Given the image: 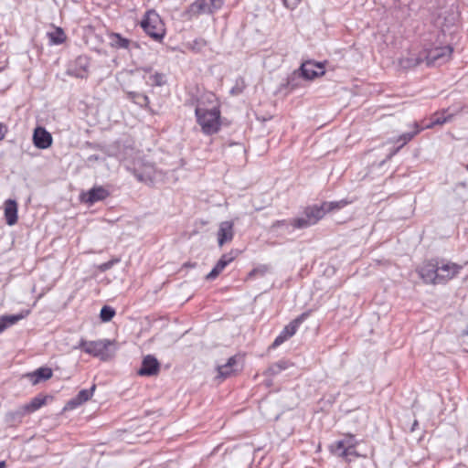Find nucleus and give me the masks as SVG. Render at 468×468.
<instances>
[{"label":"nucleus","instance_id":"1a4fd4ad","mask_svg":"<svg viewBox=\"0 0 468 468\" xmlns=\"http://www.w3.org/2000/svg\"><path fill=\"white\" fill-rule=\"evenodd\" d=\"M417 272L426 283L438 284L437 261H425L418 269Z\"/></svg>","mask_w":468,"mask_h":468},{"label":"nucleus","instance_id":"f03ea898","mask_svg":"<svg viewBox=\"0 0 468 468\" xmlns=\"http://www.w3.org/2000/svg\"><path fill=\"white\" fill-rule=\"evenodd\" d=\"M122 160L126 169L133 173L139 182L153 184L158 179L161 174L154 165L151 164H143L139 159L133 163H131L127 157H123Z\"/></svg>","mask_w":468,"mask_h":468},{"label":"nucleus","instance_id":"2f4dec72","mask_svg":"<svg viewBox=\"0 0 468 468\" xmlns=\"http://www.w3.org/2000/svg\"><path fill=\"white\" fill-rule=\"evenodd\" d=\"M348 204V202L345 199L339 200V201H333V202H324L322 204L323 207L324 208L325 212H330L335 209H341L344 207H346Z\"/></svg>","mask_w":468,"mask_h":468},{"label":"nucleus","instance_id":"4be33fe9","mask_svg":"<svg viewBox=\"0 0 468 468\" xmlns=\"http://www.w3.org/2000/svg\"><path fill=\"white\" fill-rule=\"evenodd\" d=\"M309 316V313H303L299 315L297 318L292 320L289 324H287L282 330V334L289 339L292 337L297 331L299 325Z\"/></svg>","mask_w":468,"mask_h":468},{"label":"nucleus","instance_id":"7ed1b4c3","mask_svg":"<svg viewBox=\"0 0 468 468\" xmlns=\"http://www.w3.org/2000/svg\"><path fill=\"white\" fill-rule=\"evenodd\" d=\"M112 345V342L108 339H101L97 341H87L80 339L78 346L74 348H81L85 353L93 356L100 357L101 360H107L112 354L109 353V346Z\"/></svg>","mask_w":468,"mask_h":468},{"label":"nucleus","instance_id":"412c9836","mask_svg":"<svg viewBox=\"0 0 468 468\" xmlns=\"http://www.w3.org/2000/svg\"><path fill=\"white\" fill-rule=\"evenodd\" d=\"M326 214L324 208L321 205L314 206V207H308L304 210V215L309 219V221L312 223V225H314L317 223L321 218H324V216Z\"/></svg>","mask_w":468,"mask_h":468},{"label":"nucleus","instance_id":"7c9ffc66","mask_svg":"<svg viewBox=\"0 0 468 468\" xmlns=\"http://www.w3.org/2000/svg\"><path fill=\"white\" fill-rule=\"evenodd\" d=\"M49 40L52 44H61L65 41V33L59 27H57L55 31L48 33Z\"/></svg>","mask_w":468,"mask_h":468},{"label":"nucleus","instance_id":"cd10ccee","mask_svg":"<svg viewBox=\"0 0 468 468\" xmlns=\"http://www.w3.org/2000/svg\"><path fill=\"white\" fill-rule=\"evenodd\" d=\"M76 62L80 65V69H69V73L70 75H73L77 78H85L87 76V68H88V62H87V59L86 58H78Z\"/></svg>","mask_w":468,"mask_h":468},{"label":"nucleus","instance_id":"393cba45","mask_svg":"<svg viewBox=\"0 0 468 468\" xmlns=\"http://www.w3.org/2000/svg\"><path fill=\"white\" fill-rule=\"evenodd\" d=\"M28 413L23 410V406H20L16 410L6 413L5 421L9 425H16L22 421V419Z\"/></svg>","mask_w":468,"mask_h":468},{"label":"nucleus","instance_id":"4c0bfd02","mask_svg":"<svg viewBox=\"0 0 468 468\" xmlns=\"http://www.w3.org/2000/svg\"><path fill=\"white\" fill-rule=\"evenodd\" d=\"M149 79L152 85L161 86L164 83V75L160 73H154Z\"/></svg>","mask_w":468,"mask_h":468},{"label":"nucleus","instance_id":"a19ab883","mask_svg":"<svg viewBox=\"0 0 468 468\" xmlns=\"http://www.w3.org/2000/svg\"><path fill=\"white\" fill-rule=\"evenodd\" d=\"M5 133V127L0 123V141L4 139Z\"/></svg>","mask_w":468,"mask_h":468},{"label":"nucleus","instance_id":"39448f33","mask_svg":"<svg viewBox=\"0 0 468 468\" xmlns=\"http://www.w3.org/2000/svg\"><path fill=\"white\" fill-rule=\"evenodd\" d=\"M453 48L450 45L436 46L423 49V57L428 66H440L450 60Z\"/></svg>","mask_w":468,"mask_h":468},{"label":"nucleus","instance_id":"72a5a7b5","mask_svg":"<svg viewBox=\"0 0 468 468\" xmlns=\"http://www.w3.org/2000/svg\"><path fill=\"white\" fill-rule=\"evenodd\" d=\"M291 225L293 226L295 229H305L312 226V223L304 215V217L292 219Z\"/></svg>","mask_w":468,"mask_h":468},{"label":"nucleus","instance_id":"ddd939ff","mask_svg":"<svg viewBox=\"0 0 468 468\" xmlns=\"http://www.w3.org/2000/svg\"><path fill=\"white\" fill-rule=\"evenodd\" d=\"M160 364L157 359L151 355L146 356L142 362V367L138 371L140 376H154L159 372Z\"/></svg>","mask_w":468,"mask_h":468},{"label":"nucleus","instance_id":"20e7f679","mask_svg":"<svg viewBox=\"0 0 468 468\" xmlns=\"http://www.w3.org/2000/svg\"><path fill=\"white\" fill-rule=\"evenodd\" d=\"M141 27L154 40H161L165 36L164 24L159 15L154 10L146 12L141 22Z\"/></svg>","mask_w":468,"mask_h":468},{"label":"nucleus","instance_id":"dca6fc26","mask_svg":"<svg viewBox=\"0 0 468 468\" xmlns=\"http://www.w3.org/2000/svg\"><path fill=\"white\" fill-rule=\"evenodd\" d=\"M301 70L303 76L307 80H312L324 74L323 67L319 63L305 62L302 65Z\"/></svg>","mask_w":468,"mask_h":468},{"label":"nucleus","instance_id":"c9c22d12","mask_svg":"<svg viewBox=\"0 0 468 468\" xmlns=\"http://www.w3.org/2000/svg\"><path fill=\"white\" fill-rule=\"evenodd\" d=\"M121 261L120 258H113L109 261L103 262L101 265H99L98 269L101 271H106L112 268L115 264L119 263Z\"/></svg>","mask_w":468,"mask_h":468},{"label":"nucleus","instance_id":"a211bd4d","mask_svg":"<svg viewBox=\"0 0 468 468\" xmlns=\"http://www.w3.org/2000/svg\"><path fill=\"white\" fill-rule=\"evenodd\" d=\"M53 373L49 367H39L32 373L27 375V378L36 385L43 380H48L52 377Z\"/></svg>","mask_w":468,"mask_h":468},{"label":"nucleus","instance_id":"c03bdc74","mask_svg":"<svg viewBox=\"0 0 468 468\" xmlns=\"http://www.w3.org/2000/svg\"><path fill=\"white\" fill-rule=\"evenodd\" d=\"M195 43H196V44H198L200 47H202V46H205V45H206V42H205L203 39L198 40V41H197V40H196V41H195Z\"/></svg>","mask_w":468,"mask_h":468},{"label":"nucleus","instance_id":"b1692460","mask_svg":"<svg viewBox=\"0 0 468 468\" xmlns=\"http://www.w3.org/2000/svg\"><path fill=\"white\" fill-rule=\"evenodd\" d=\"M237 364V357L231 356L229 358L228 362L225 365H221L218 367V378H220L222 379L231 376L232 373H234L237 369L234 368V367Z\"/></svg>","mask_w":468,"mask_h":468},{"label":"nucleus","instance_id":"5701e85b","mask_svg":"<svg viewBox=\"0 0 468 468\" xmlns=\"http://www.w3.org/2000/svg\"><path fill=\"white\" fill-rule=\"evenodd\" d=\"M412 128L413 130L411 132L402 133L394 141L395 143H399V145L394 151V154H396L401 147H403L408 142H410L415 135H417L423 129L420 127L418 122H413Z\"/></svg>","mask_w":468,"mask_h":468},{"label":"nucleus","instance_id":"423d86ee","mask_svg":"<svg viewBox=\"0 0 468 468\" xmlns=\"http://www.w3.org/2000/svg\"><path fill=\"white\" fill-rule=\"evenodd\" d=\"M356 440L354 436H346L343 440H339L330 446L331 452L339 457H345L346 460L351 461V456L357 457L356 452Z\"/></svg>","mask_w":468,"mask_h":468},{"label":"nucleus","instance_id":"9d476101","mask_svg":"<svg viewBox=\"0 0 468 468\" xmlns=\"http://www.w3.org/2000/svg\"><path fill=\"white\" fill-rule=\"evenodd\" d=\"M237 255L238 250H231L229 253L223 254L211 271L207 274L206 279L209 281L216 279L224 271V269L235 260Z\"/></svg>","mask_w":468,"mask_h":468},{"label":"nucleus","instance_id":"c756f323","mask_svg":"<svg viewBox=\"0 0 468 468\" xmlns=\"http://www.w3.org/2000/svg\"><path fill=\"white\" fill-rule=\"evenodd\" d=\"M452 118V114H446V112L436 113L431 118V122L426 126V128H432L435 125H441L450 122Z\"/></svg>","mask_w":468,"mask_h":468},{"label":"nucleus","instance_id":"0eeeda50","mask_svg":"<svg viewBox=\"0 0 468 468\" xmlns=\"http://www.w3.org/2000/svg\"><path fill=\"white\" fill-rule=\"evenodd\" d=\"M223 5V0H196L192 3L186 13L190 16H197L201 14H213Z\"/></svg>","mask_w":468,"mask_h":468},{"label":"nucleus","instance_id":"49530a36","mask_svg":"<svg viewBox=\"0 0 468 468\" xmlns=\"http://www.w3.org/2000/svg\"><path fill=\"white\" fill-rule=\"evenodd\" d=\"M283 4H284L285 5H287V1H286V0H283Z\"/></svg>","mask_w":468,"mask_h":468},{"label":"nucleus","instance_id":"6ab92c4d","mask_svg":"<svg viewBox=\"0 0 468 468\" xmlns=\"http://www.w3.org/2000/svg\"><path fill=\"white\" fill-rule=\"evenodd\" d=\"M29 314V311L20 313L17 314L3 315L0 316V333L5 331L7 327L16 324L18 321L25 318Z\"/></svg>","mask_w":468,"mask_h":468},{"label":"nucleus","instance_id":"f257e3e1","mask_svg":"<svg viewBox=\"0 0 468 468\" xmlns=\"http://www.w3.org/2000/svg\"><path fill=\"white\" fill-rule=\"evenodd\" d=\"M197 122L201 126L202 132L207 135L217 133L221 126L220 110L218 106L206 109L197 105L195 110Z\"/></svg>","mask_w":468,"mask_h":468},{"label":"nucleus","instance_id":"f704fd0d","mask_svg":"<svg viewBox=\"0 0 468 468\" xmlns=\"http://www.w3.org/2000/svg\"><path fill=\"white\" fill-rule=\"evenodd\" d=\"M268 266L266 265H261L257 268H254L249 274L248 279H251L255 276H264L266 272L268 271Z\"/></svg>","mask_w":468,"mask_h":468},{"label":"nucleus","instance_id":"a18cd8bd","mask_svg":"<svg viewBox=\"0 0 468 468\" xmlns=\"http://www.w3.org/2000/svg\"><path fill=\"white\" fill-rule=\"evenodd\" d=\"M5 463L4 461L0 462V468H5Z\"/></svg>","mask_w":468,"mask_h":468},{"label":"nucleus","instance_id":"79ce46f5","mask_svg":"<svg viewBox=\"0 0 468 468\" xmlns=\"http://www.w3.org/2000/svg\"><path fill=\"white\" fill-rule=\"evenodd\" d=\"M417 426H418V420H415L410 428V431H414L416 430Z\"/></svg>","mask_w":468,"mask_h":468},{"label":"nucleus","instance_id":"c85d7f7f","mask_svg":"<svg viewBox=\"0 0 468 468\" xmlns=\"http://www.w3.org/2000/svg\"><path fill=\"white\" fill-rule=\"evenodd\" d=\"M128 98L132 100L135 104L139 105L140 107H148L149 105V98L140 92L136 91H130L128 92Z\"/></svg>","mask_w":468,"mask_h":468},{"label":"nucleus","instance_id":"f8f14e48","mask_svg":"<svg viewBox=\"0 0 468 468\" xmlns=\"http://www.w3.org/2000/svg\"><path fill=\"white\" fill-rule=\"evenodd\" d=\"M33 142L37 148L47 149L52 144V136L43 127H37L33 133Z\"/></svg>","mask_w":468,"mask_h":468},{"label":"nucleus","instance_id":"58836bf2","mask_svg":"<svg viewBox=\"0 0 468 468\" xmlns=\"http://www.w3.org/2000/svg\"><path fill=\"white\" fill-rule=\"evenodd\" d=\"M287 340V337L284 336L282 333L275 338V340L272 343L273 347H277L280 345H282L284 341Z\"/></svg>","mask_w":468,"mask_h":468},{"label":"nucleus","instance_id":"6e6552de","mask_svg":"<svg viewBox=\"0 0 468 468\" xmlns=\"http://www.w3.org/2000/svg\"><path fill=\"white\" fill-rule=\"evenodd\" d=\"M463 269L462 265L441 260L437 261V282L444 284L453 279Z\"/></svg>","mask_w":468,"mask_h":468},{"label":"nucleus","instance_id":"9b49d317","mask_svg":"<svg viewBox=\"0 0 468 468\" xmlns=\"http://www.w3.org/2000/svg\"><path fill=\"white\" fill-rule=\"evenodd\" d=\"M234 223L232 221H222L219 224L217 233L218 244L222 247L224 244L230 242L234 237Z\"/></svg>","mask_w":468,"mask_h":468},{"label":"nucleus","instance_id":"2eb2a0df","mask_svg":"<svg viewBox=\"0 0 468 468\" xmlns=\"http://www.w3.org/2000/svg\"><path fill=\"white\" fill-rule=\"evenodd\" d=\"M109 196V191L102 186H95L90 189L84 196L83 201L92 205L98 201L104 200Z\"/></svg>","mask_w":468,"mask_h":468},{"label":"nucleus","instance_id":"bb28decb","mask_svg":"<svg viewBox=\"0 0 468 468\" xmlns=\"http://www.w3.org/2000/svg\"><path fill=\"white\" fill-rule=\"evenodd\" d=\"M45 403L46 398L37 396L33 398L30 402L23 405V410L29 414L40 409Z\"/></svg>","mask_w":468,"mask_h":468},{"label":"nucleus","instance_id":"aec40b11","mask_svg":"<svg viewBox=\"0 0 468 468\" xmlns=\"http://www.w3.org/2000/svg\"><path fill=\"white\" fill-rule=\"evenodd\" d=\"M110 45L115 48L128 49L132 42L125 37H122L119 33L109 34ZM134 47H138L136 43H133Z\"/></svg>","mask_w":468,"mask_h":468},{"label":"nucleus","instance_id":"4468645a","mask_svg":"<svg viewBox=\"0 0 468 468\" xmlns=\"http://www.w3.org/2000/svg\"><path fill=\"white\" fill-rule=\"evenodd\" d=\"M423 62H425L423 50L419 53L409 52L399 59V66L405 69L415 68Z\"/></svg>","mask_w":468,"mask_h":468},{"label":"nucleus","instance_id":"a878e982","mask_svg":"<svg viewBox=\"0 0 468 468\" xmlns=\"http://www.w3.org/2000/svg\"><path fill=\"white\" fill-rule=\"evenodd\" d=\"M95 388H96V386L93 385L89 389H81L78 393L76 398L69 401V404L72 406H78V405H80V404L88 401L92 397Z\"/></svg>","mask_w":468,"mask_h":468},{"label":"nucleus","instance_id":"e433bc0d","mask_svg":"<svg viewBox=\"0 0 468 468\" xmlns=\"http://www.w3.org/2000/svg\"><path fill=\"white\" fill-rule=\"evenodd\" d=\"M285 368H286V362L280 361L278 363L271 365L269 367V371L271 372V375H276V374H279L282 370H283Z\"/></svg>","mask_w":468,"mask_h":468},{"label":"nucleus","instance_id":"473e14b6","mask_svg":"<svg viewBox=\"0 0 468 468\" xmlns=\"http://www.w3.org/2000/svg\"><path fill=\"white\" fill-rule=\"evenodd\" d=\"M114 315L115 310L109 305H104L101 310L100 317L102 322L111 321L114 317Z\"/></svg>","mask_w":468,"mask_h":468},{"label":"nucleus","instance_id":"ea45409f","mask_svg":"<svg viewBox=\"0 0 468 468\" xmlns=\"http://www.w3.org/2000/svg\"><path fill=\"white\" fill-rule=\"evenodd\" d=\"M288 225V222L286 220H277L275 221L272 225H271V229H275L279 227H282V226H287Z\"/></svg>","mask_w":468,"mask_h":468},{"label":"nucleus","instance_id":"f3484780","mask_svg":"<svg viewBox=\"0 0 468 468\" xmlns=\"http://www.w3.org/2000/svg\"><path fill=\"white\" fill-rule=\"evenodd\" d=\"M5 217L9 226L17 222V204L15 200L7 199L5 202Z\"/></svg>","mask_w":468,"mask_h":468},{"label":"nucleus","instance_id":"37998d69","mask_svg":"<svg viewBox=\"0 0 468 468\" xmlns=\"http://www.w3.org/2000/svg\"><path fill=\"white\" fill-rule=\"evenodd\" d=\"M89 160L90 161H98L99 160V156L98 155H95V154H92L89 157Z\"/></svg>","mask_w":468,"mask_h":468}]
</instances>
